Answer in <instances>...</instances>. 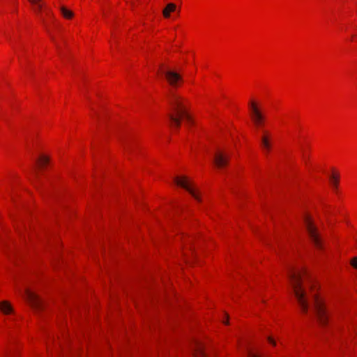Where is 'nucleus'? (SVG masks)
I'll return each instance as SVG.
<instances>
[{"mask_svg": "<svg viewBox=\"0 0 357 357\" xmlns=\"http://www.w3.org/2000/svg\"><path fill=\"white\" fill-rule=\"evenodd\" d=\"M289 278L296 301L303 312L306 313L309 307L307 291H313L312 281L305 271L291 270Z\"/></svg>", "mask_w": 357, "mask_h": 357, "instance_id": "obj_1", "label": "nucleus"}, {"mask_svg": "<svg viewBox=\"0 0 357 357\" xmlns=\"http://www.w3.org/2000/svg\"><path fill=\"white\" fill-rule=\"evenodd\" d=\"M171 107V112L168 114V118L172 126L178 128L181 126V119H185L190 121V116L184 105L182 98L176 94H172L169 98Z\"/></svg>", "mask_w": 357, "mask_h": 357, "instance_id": "obj_2", "label": "nucleus"}, {"mask_svg": "<svg viewBox=\"0 0 357 357\" xmlns=\"http://www.w3.org/2000/svg\"><path fill=\"white\" fill-rule=\"evenodd\" d=\"M313 312L319 325L326 326L329 323L331 312L328 309L326 301L321 296L313 293Z\"/></svg>", "mask_w": 357, "mask_h": 357, "instance_id": "obj_3", "label": "nucleus"}, {"mask_svg": "<svg viewBox=\"0 0 357 357\" xmlns=\"http://www.w3.org/2000/svg\"><path fill=\"white\" fill-rule=\"evenodd\" d=\"M303 222L306 231L312 243L317 249L322 250L324 248L323 241L317 225L309 215L304 217Z\"/></svg>", "mask_w": 357, "mask_h": 357, "instance_id": "obj_4", "label": "nucleus"}, {"mask_svg": "<svg viewBox=\"0 0 357 357\" xmlns=\"http://www.w3.org/2000/svg\"><path fill=\"white\" fill-rule=\"evenodd\" d=\"M160 71L165 75L169 84L172 86L176 87L178 82L182 80V78L178 73L168 69L163 65H160Z\"/></svg>", "mask_w": 357, "mask_h": 357, "instance_id": "obj_5", "label": "nucleus"}, {"mask_svg": "<svg viewBox=\"0 0 357 357\" xmlns=\"http://www.w3.org/2000/svg\"><path fill=\"white\" fill-rule=\"evenodd\" d=\"M26 299L36 310H40L43 308V302L41 299L35 293L26 289L24 291Z\"/></svg>", "mask_w": 357, "mask_h": 357, "instance_id": "obj_6", "label": "nucleus"}, {"mask_svg": "<svg viewBox=\"0 0 357 357\" xmlns=\"http://www.w3.org/2000/svg\"><path fill=\"white\" fill-rule=\"evenodd\" d=\"M174 182L178 185L187 191H188L192 196L196 199L197 201H200L199 197L196 193L195 190L191 187L190 183H189L188 179L186 177H175Z\"/></svg>", "mask_w": 357, "mask_h": 357, "instance_id": "obj_7", "label": "nucleus"}, {"mask_svg": "<svg viewBox=\"0 0 357 357\" xmlns=\"http://www.w3.org/2000/svg\"><path fill=\"white\" fill-rule=\"evenodd\" d=\"M213 162L218 168H223L228 163V156L220 151H217L213 157Z\"/></svg>", "mask_w": 357, "mask_h": 357, "instance_id": "obj_8", "label": "nucleus"}, {"mask_svg": "<svg viewBox=\"0 0 357 357\" xmlns=\"http://www.w3.org/2000/svg\"><path fill=\"white\" fill-rule=\"evenodd\" d=\"M192 351L194 357H206L204 346L198 340H194L192 342Z\"/></svg>", "mask_w": 357, "mask_h": 357, "instance_id": "obj_9", "label": "nucleus"}, {"mask_svg": "<svg viewBox=\"0 0 357 357\" xmlns=\"http://www.w3.org/2000/svg\"><path fill=\"white\" fill-rule=\"evenodd\" d=\"M250 107L253 114V120L256 125L259 126L263 123L264 116L257 107L254 102H250Z\"/></svg>", "mask_w": 357, "mask_h": 357, "instance_id": "obj_10", "label": "nucleus"}, {"mask_svg": "<svg viewBox=\"0 0 357 357\" xmlns=\"http://www.w3.org/2000/svg\"><path fill=\"white\" fill-rule=\"evenodd\" d=\"M0 310L6 314H8L13 312V308L10 304L8 301L0 302Z\"/></svg>", "mask_w": 357, "mask_h": 357, "instance_id": "obj_11", "label": "nucleus"}, {"mask_svg": "<svg viewBox=\"0 0 357 357\" xmlns=\"http://www.w3.org/2000/svg\"><path fill=\"white\" fill-rule=\"evenodd\" d=\"M176 10V5L173 3H169L164 8L162 14L165 18H168L170 16V13L174 12Z\"/></svg>", "mask_w": 357, "mask_h": 357, "instance_id": "obj_12", "label": "nucleus"}, {"mask_svg": "<svg viewBox=\"0 0 357 357\" xmlns=\"http://www.w3.org/2000/svg\"><path fill=\"white\" fill-rule=\"evenodd\" d=\"M29 1L33 6V9L36 12L41 10L43 3L42 0H29Z\"/></svg>", "mask_w": 357, "mask_h": 357, "instance_id": "obj_13", "label": "nucleus"}, {"mask_svg": "<svg viewBox=\"0 0 357 357\" xmlns=\"http://www.w3.org/2000/svg\"><path fill=\"white\" fill-rule=\"evenodd\" d=\"M261 145L266 151H269L271 149V144L269 137L267 135H264L261 139Z\"/></svg>", "mask_w": 357, "mask_h": 357, "instance_id": "obj_14", "label": "nucleus"}, {"mask_svg": "<svg viewBox=\"0 0 357 357\" xmlns=\"http://www.w3.org/2000/svg\"><path fill=\"white\" fill-rule=\"evenodd\" d=\"M60 10H61L63 16L67 19H70L73 16V13L71 10H68L64 6H61Z\"/></svg>", "mask_w": 357, "mask_h": 357, "instance_id": "obj_15", "label": "nucleus"}, {"mask_svg": "<svg viewBox=\"0 0 357 357\" xmlns=\"http://www.w3.org/2000/svg\"><path fill=\"white\" fill-rule=\"evenodd\" d=\"M248 357H261L259 351L253 348L248 349Z\"/></svg>", "mask_w": 357, "mask_h": 357, "instance_id": "obj_16", "label": "nucleus"}, {"mask_svg": "<svg viewBox=\"0 0 357 357\" xmlns=\"http://www.w3.org/2000/svg\"><path fill=\"white\" fill-rule=\"evenodd\" d=\"M48 162H49V158L44 155L40 156L38 161V162L39 163V165L40 166H44L45 165H47L48 163Z\"/></svg>", "mask_w": 357, "mask_h": 357, "instance_id": "obj_17", "label": "nucleus"}, {"mask_svg": "<svg viewBox=\"0 0 357 357\" xmlns=\"http://www.w3.org/2000/svg\"><path fill=\"white\" fill-rule=\"evenodd\" d=\"M331 182H332V184H333V187L335 188H336L337 186L338 177L335 176V175H332L331 177Z\"/></svg>", "mask_w": 357, "mask_h": 357, "instance_id": "obj_18", "label": "nucleus"}, {"mask_svg": "<svg viewBox=\"0 0 357 357\" xmlns=\"http://www.w3.org/2000/svg\"><path fill=\"white\" fill-rule=\"evenodd\" d=\"M350 264L353 268L357 269V257H353L350 261Z\"/></svg>", "mask_w": 357, "mask_h": 357, "instance_id": "obj_19", "label": "nucleus"}, {"mask_svg": "<svg viewBox=\"0 0 357 357\" xmlns=\"http://www.w3.org/2000/svg\"><path fill=\"white\" fill-rule=\"evenodd\" d=\"M229 320V315L227 313H224L223 317L222 319V323L227 324Z\"/></svg>", "mask_w": 357, "mask_h": 357, "instance_id": "obj_20", "label": "nucleus"}, {"mask_svg": "<svg viewBox=\"0 0 357 357\" xmlns=\"http://www.w3.org/2000/svg\"><path fill=\"white\" fill-rule=\"evenodd\" d=\"M268 341L270 343L275 344V341L272 339L271 336H268Z\"/></svg>", "mask_w": 357, "mask_h": 357, "instance_id": "obj_21", "label": "nucleus"}, {"mask_svg": "<svg viewBox=\"0 0 357 357\" xmlns=\"http://www.w3.org/2000/svg\"><path fill=\"white\" fill-rule=\"evenodd\" d=\"M124 149H125L126 150H128V147H127V146L125 145V146H124Z\"/></svg>", "mask_w": 357, "mask_h": 357, "instance_id": "obj_22", "label": "nucleus"}]
</instances>
